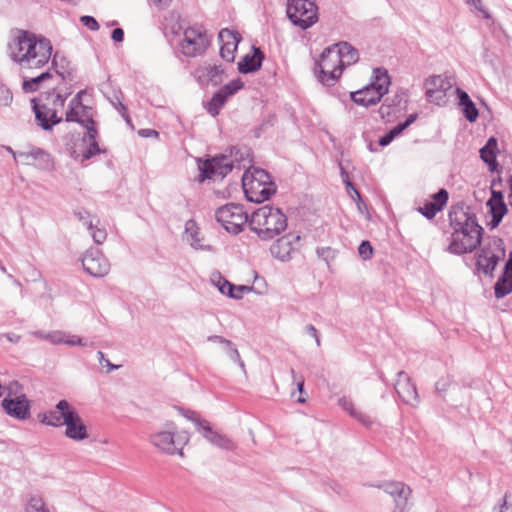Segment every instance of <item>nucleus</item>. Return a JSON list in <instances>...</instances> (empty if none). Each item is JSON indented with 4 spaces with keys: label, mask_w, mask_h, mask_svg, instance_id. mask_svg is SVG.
I'll return each mask as SVG.
<instances>
[{
    "label": "nucleus",
    "mask_w": 512,
    "mask_h": 512,
    "mask_svg": "<svg viewBox=\"0 0 512 512\" xmlns=\"http://www.w3.org/2000/svg\"><path fill=\"white\" fill-rule=\"evenodd\" d=\"M393 109L394 108L392 106H390L388 103L384 101L383 104L378 109V114L382 120L390 121V117L393 114Z\"/></svg>",
    "instance_id": "59"
},
{
    "label": "nucleus",
    "mask_w": 512,
    "mask_h": 512,
    "mask_svg": "<svg viewBox=\"0 0 512 512\" xmlns=\"http://www.w3.org/2000/svg\"><path fill=\"white\" fill-rule=\"evenodd\" d=\"M226 348L228 349V355L230 359L237 362L242 368H244V362L241 360L239 351L236 348L235 344L232 342V345L226 346Z\"/></svg>",
    "instance_id": "62"
},
{
    "label": "nucleus",
    "mask_w": 512,
    "mask_h": 512,
    "mask_svg": "<svg viewBox=\"0 0 512 512\" xmlns=\"http://www.w3.org/2000/svg\"><path fill=\"white\" fill-rule=\"evenodd\" d=\"M204 29L200 27H188L184 31V38L179 46L181 52L187 57H195L205 53L209 46Z\"/></svg>",
    "instance_id": "9"
},
{
    "label": "nucleus",
    "mask_w": 512,
    "mask_h": 512,
    "mask_svg": "<svg viewBox=\"0 0 512 512\" xmlns=\"http://www.w3.org/2000/svg\"><path fill=\"white\" fill-rule=\"evenodd\" d=\"M351 417L356 419L359 423H361L363 426H365L367 428L371 427L373 424V421L369 415H367L361 411H358V410H356L355 414H353Z\"/></svg>",
    "instance_id": "61"
},
{
    "label": "nucleus",
    "mask_w": 512,
    "mask_h": 512,
    "mask_svg": "<svg viewBox=\"0 0 512 512\" xmlns=\"http://www.w3.org/2000/svg\"><path fill=\"white\" fill-rule=\"evenodd\" d=\"M455 93L458 100V106L461 108L464 118L470 123L476 122L479 117V110L470 98L469 94L459 87L456 88Z\"/></svg>",
    "instance_id": "30"
},
{
    "label": "nucleus",
    "mask_w": 512,
    "mask_h": 512,
    "mask_svg": "<svg viewBox=\"0 0 512 512\" xmlns=\"http://www.w3.org/2000/svg\"><path fill=\"white\" fill-rule=\"evenodd\" d=\"M371 81L375 83L384 84L388 89L389 86L391 85V78L388 74V71L382 67L373 69Z\"/></svg>",
    "instance_id": "46"
},
{
    "label": "nucleus",
    "mask_w": 512,
    "mask_h": 512,
    "mask_svg": "<svg viewBox=\"0 0 512 512\" xmlns=\"http://www.w3.org/2000/svg\"><path fill=\"white\" fill-rule=\"evenodd\" d=\"M479 247L475 254L474 274L482 273L492 278L498 263L506 255L504 240L498 236H488Z\"/></svg>",
    "instance_id": "3"
},
{
    "label": "nucleus",
    "mask_w": 512,
    "mask_h": 512,
    "mask_svg": "<svg viewBox=\"0 0 512 512\" xmlns=\"http://www.w3.org/2000/svg\"><path fill=\"white\" fill-rule=\"evenodd\" d=\"M151 443L161 451L168 454L179 453L182 455V449L175 444L174 433L170 431H161L150 436Z\"/></svg>",
    "instance_id": "29"
},
{
    "label": "nucleus",
    "mask_w": 512,
    "mask_h": 512,
    "mask_svg": "<svg viewBox=\"0 0 512 512\" xmlns=\"http://www.w3.org/2000/svg\"><path fill=\"white\" fill-rule=\"evenodd\" d=\"M404 131L397 124L393 128H391L388 132H386L383 136H381L378 140V145L381 147L388 146L395 138L400 136Z\"/></svg>",
    "instance_id": "45"
},
{
    "label": "nucleus",
    "mask_w": 512,
    "mask_h": 512,
    "mask_svg": "<svg viewBox=\"0 0 512 512\" xmlns=\"http://www.w3.org/2000/svg\"><path fill=\"white\" fill-rule=\"evenodd\" d=\"M499 153L498 140L494 136L489 137L485 145L479 150L481 160L488 166L489 171L492 173L500 172L502 169L497 161Z\"/></svg>",
    "instance_id": "24"
},
{
    "label": "nucleus",
    "mask_w": 512,
    "mask_h": 512,
    "mask_svg": "<svg viewBox=\"0 0 512 512\" xmlns=\"http://www.w3.org/2000/svg\"><path fill=\"white\" fill-rule=\"evenodd\" d=\"M276 122L277 115L275 113H269L261 120V123L258 126L254 127V129L252 130L253 136L257 139L260 138L265 132V130L268 127H273L276 124Z\"/></svg>",
    "instance_id": "42"
},
{
    "label": "nucleus",
    "mask_w": 512,
    "mask_h": 512,
    "mask_svg": "<svg viewBox=\"0 0 512 512\" xmlns=\"http://www.w3.org/2000/svg\"><path fill=\"white\" fill-rule=\"evenodd\" d=\"M431 198L432 201H428L417 208V211L428 220H432L446 206L449 194L445 188H441Z\"/></svg>",
    "instance_id": "23"
},
{
    "label": "nucleus",
    "mask_w": 512,
    "mask_h": 512,
    "mask_svg": "<svg viewBox=\"0 0 512 512\" xmlns=\"http://www.w3.org/2000/svg\"><path fill=\"white\" fill-rule=\"evenodd\" d=\"M65 121L82 124V117L79 115L78 107L68 105V109L65 113Z\"/></svg>",
    "instance_id": "55"
},
{
    "label": "nucleus",
    "mask_w": 512,
    "mask_h": 512,
    "mask_svg": "<svg viewBox=\"0 0 512 512\" xmlns=\"http://www.w3.org/2000/svg\"><path fill=\"white\" fill-rule=\"evenodd\" d=\"M101 153H106V149H101L98 141H88L80 156L82 157V162H84Z\"/></svg>",
    "instance_id": "43"
},
{
    "label": "nucleus",
    "mask_w": 512,
    "mask_h": 512,
    "mask_svg": "<svg viewBox=\"0 0 512 512\" xmlns=\"http://www.w3.org/2000/svg\"><path fill=\"white\" fill-rule=\"evenodd\" d=\"M249 228L261 240L268 241L287 228V216L281 209L265 205L251 214Z\"/></svg>",
    "instance_id": "2"
},
{
    "label": "nucleus",
    "mask_w": 512,
    "mask_h": 512,
    "mask_svg": "<svg viewBox=\"0 0 512 512\" xmlns=\"http://www.w3.org/2000/svg\"><path fill=\"white\" fill-rule=\"evenodd\" d=\"M243 88L244 82L240 77H237L214 92L211 99L203 103V107L209 115L216 117L220 114L221 109L227 103L229 98L234 96Z\"/></svg>",
    "instance_id": "8"
},
{
    "label": "nucleus",
    "mask_w": 512,
    "mask_h": 512,
    "mask_svg": "<svg viewBox=\"0 0 512 512\" xmlns=\"http://www.w3.org/2000/svg\"><path fill=\"white\" fill-rule=\"evenodd\" d=\"M51 57V66L58 76L70 82L76 79V68L62 52L56 51Z\"/></svg>",
    "instance_id": "25"
},
{
    "label": "nucleus",
    "mask_w": 512,
    "mask_h": 512,
    "mask_svg": "<svg viewBox=\"0 0 512 512\" xmlns=\"http://www.w3.org/2000/svg\"><path fill=\"white\" fill-rule=\"evenodd\" d=\"M316 254L319 259L323 260L327 266L336 258L337 250L331 247H317Z\"/></svg>",
    "instance_id": "48"
},
{
    "label": "nucleus",
    "mask_w": 512,
    "mask_h": 512,
    "mask_svg": "<svg viewBox=\"0 0 512 512\" xmlns=\"http://www.w3.org/2000/svg\"><path fill=\"white\" fill-rule=\"evenodd\" d=\"M19 157L21 158H32L37 161V166L43 170H50L53 167V161L51 155L44 149L39 147H33L28 152H19Z\"/></svg>",
    "instance_id": "31"
},
{
    "label": "nucleus",
    "mask_w": 512,
    "mask_h": 512,
    "mask_svg": "<svg viewBox=\"0 0 512 512\" xmlns=\"http://www.w3.org/2000/svg\"><path fill=\"white\" fill-rule=\"evenodd\" d=\"M218 40L221 44L231 43V44H234L235 46H238V44L242 40V36L236 30H232L229 28H223L220 30V32L218 34Z\"/></svg>",
    "instance_id": "41"
},
{
    "label": "nucleus",
    "mask_w": 512,
    "mask_h": 512,
    "mask_svg": "<svg viewBox=\"0 0 512 512\" xmlns=\"http://www.w3.org/2000/svg\"><path fill=\"white\" fill-rule=\"evenodd\" d=\"M4 412L17 420H27L31 415V404L25 394H21L14 398L11 393L1 401Z\"/></svg>",
    "instance_id": "15"
},
{
    "label": "nucleus",
    "mask_w": 512,
    "mask_h": 512,
    "mask_svg": "<svg viewBox=\"0 0 512 512\" xmlns=\"http://www.w3.org/2000/svg\"><path fill=\"white\" fill-rule=\"evenodd\" d=\"M11 33V39L7 44V53L11 61L20 65V60L17 58H21V54L26 52L31 31L16 28Z\"/></svg>",
    "instance_id": "19"
},
{
    "label": "nucleus",
    "mask_w": 512,
    "mask_h": 512,
    "mask_svg": "<svg viewBox=\"0 0 512 512\" xmlns=\"http://www.w3.org/2000/svg\"><path fill=\"white\" fill-rule=\"evenodd\" d=\"M179 412L182 416H184L189 421L193 422L197 431L201 428L203 425L202 422H206L205 419L200 418L199 414L196 411L190 410V409H184L182 407H178Z\"/></svg>",
    "instance_id": "49"
},
{
    "label": "nucleus",
    "mask_w": 512,
    "mask_h": 512,
    "mask_svg": "<svg viewBox=\"0 0 512 512\" xmlns=\"http://www.w3.org/2000/svg\"><path fill=\"white\" fill-rule=\"evenodd\" d=\"M32 111L36 124L44 131H51L53 127L62 122L63 118L57 115V111L40 104L37 98L31 99Z\"/></svg>",
    "instance_id": "16"
},
{
    "label": "nucleus",
    "mask_w": 512,
    "mask_h": 512,
    "mask_svg": "<svg viewBox=\"0 0 512 512\" xmlns=\"http://www.w3.org/2000/svg\"><path fill=\"white\" fill-rule=\"evenodd\" d=\"M224 73L225 71L221 65H208L197 68L194 76L202 87H207L208 85L217 87L222 84Z\"/></svg>",
    "instance_id": "20"
},
{
    "label": "nucleus",
    "mask_w": 512,
    "mask_h": 512,
    "mask_svg": "<svg viewBox=\"0 0 512 512\" xmlns=\"http://www.w3.org/2000/svg\"><path fill=\"white\" fill-rule=\"evenodd\" d=\"M242 188L248 201L261 203L267 201L276 192V185L264 186L260 182L248 178V174L242 176Z\"/></svg>",
    "instance_id": "14"
},
{
    "label": "nucleus",
    "mask_w": 512,
    "mask_h": 512,
    "mask_svg": "<svg viewBox=\"0 0 512 512\" xmlns=\"http://www.w3.org/2000/svg\"><path fill=\"white\" fill-rule=\"evenodd\" d=\"M98 136H99V132L95 125V126L88 127V130H86V133L83 136H81V140L84 143L86 141H97Z\"/></svg>",
    "instance_id": "63"
},
{
    "label": "nucleus",
    "mask_w": 512,
    "mask_h": 512,
    "mask_svg": "<svg viewBox=\"0 0 512 512\" xmlns=\"http://www.w3.org/2000/svg\"><path fill=\"white\" fill-rule=\"evenodd\" d=\"M83 269L89 275L101 278L110 271V263L98 248L88 249L81 258Z\"/></svg>",
    "instance_id": "12"
},
{
    "label": "nucleus",
    "mask_w": 512,
    "mask_h": 512,
    "mask_svg": "<svg viewBox=\"0 0 512 512\" xmlns=\"http://www.w3.org/2000/svg\"><path fill=\"white\" fill-rule=\"evenodd\" d=\"M337 65L338 62L336 61V57L334 56V48L328 46L320 54L319 60L315 61L314 68L331 70Z\"/></svg>",
    "instance_id": "35"
},
{
    "label": "nucleus",
    "mask_w": 512,
    "mask_h": 512,
    "mask_svg": "<svg viewBox=\"0 0 512 512\" xmlns=\"http://www.w3.org/2000/svg\"><path fill=\"white\" fill-rule=\"evenodd\" d=\"M425 96L428 102L440 105L445 102L446 93L434 91L432 88H425Z\"/></svg>",
    "instance_id": "53"
},
{
    "label": "nucleus",
    "mask_w": 512,
    "mask_h": 512,
    "mask_svg": "<svg viewBox=\"0 0 512 512\" xmlns=\"http://www.w3.org/2000/svg\"><path fill=\"white\" fill-rule=\"evenodd\" d=\"M397 381L394 384L395 391L398 397L410 406H417L419 404V395L415 383L403 371L397 372Z\"/></svg>",
    "instance_id": "17"
},
{
    "label": "nucleus",
    "mask_w": 512,
    "mask_h": 512,
    "mask_svg": "<svg viewBox=\"0 0 512 512\" xmlns=\"http://www.w3.org/2000/svg\"><path fill=\"white\" fill-rule=\"evenodd\" d=\"M466 3L473 6L478 12H481L485 19L490 18L489 12L484 8L482 0H466Z\"/></svg>",
    "instance_id": "64"
},
{
    "label": "nucleus",
    "mask_w": 512,
    "mask_h": 512,
    "mask_svg": "<svg viewBox=\"0 0 512 512\" xmlns=\"http://www.w3.org/2000/svg\"><path fill=\"white\" fill-rule=\"evenodd\" d=\"M388 92L386 85L370 81L363 88L350 92V99L357 105L370 107L378 104Z\"/></svg>",
    "instance_id": "11"
},
{
    "label": "nucleus",
    "mask_w": 512,
    "mask_h": 512,
    "mask_svg": "<svg viewBox=\"0 0 512 512\" xmlns=\"http://www.w3.org/2000/svg\"><path fill=\"white\" fill-rule=\"evenodd\" d=\"M80 22L91 31H97L100 28V25L96 18L90 15L81 16Z\"/></svg>",
    "instance_id": "57"
},
{
    "label": "nucleus",
    "mask_w": 512,
    "mask_h": 512,
    "mask_svg": "<svg viewBox=\"0 0 512 512\" xmlns=\"http://www.w3.org/2000/svg\"><path fill=\"white\" fill-rule=\"evenodd\" d=\"M26 512H49L44 501L40 497H31L26 507Z\"/></svg>",
    "instance_id": "51"
},
{
    "label": "nucleus",
    "mask_w": 512,
    "mask_h": 512,
    "mask_svg": "<svg viewBox=\"0 0 512 512\" xmlns=\"http://www.w3.org/2000/svg\"><path fill=\"white\" fill-rule=\"evenodd\" d=\"M338 405L343 410H345L350 416L355 414V411L357 410V409H355L354 403L352 402V400L345 396L338 399Z\"/></svg>",
    "instance_id": "58"
},
{
    "label": "nucleus",
    "mask_w": 512,
    "mask_h": 512,
    "mask_svg": "<svg viewBox=\"0 0 512 512\" xmlns=\"http://www.w3.org/2000/svg\"><path fill=\"white\" fill-rule=\"evenodd\" d=\"M199 175L197 181L203 183L216 177L223 179L234 168V163L226 154H217L207 159H197Z\"/></svg>",
    "instance_id": "7"
},
{
    "label": "nucleus",
    "mask_w": 512,
    "mask_h": 512,
    "mask_svg": "<svg viewBox=\"0 0 512 512\" xmlns=\"http://www.w3.org/2000/svg\"><path fill=\"white\" fill-rule=\"evenodd\" d=\"M512 292V277L501 274L494 284V295L502 299Z\"/></svg>",
    "instance_id": "39"
},
{
    "label": "nucleus",
    "mask_w": 512,
    "mask_h": 512,
    "mask_svg": "<svg viewBox=\"0 0 512 512\" xmlns=\"http://www.w3.org/2000/svg\"><path fill=\"white\" fill-rule=\"evenodd\" d=\"M386 103H388L393 108L400 107L402 103H404V109L407 105V91L405 89H399L393 96L387 97L384 100Z\"/></svg>",
    "instance_id": "44"
},
{
    "label": "nucleus",
    "mask_w": 512,
    "mask_h": 512,
    "mask_svg": "<svg viewBox=\"0 0 512 512\" xmlns=\"http://www.w3.org/2000/svg\"><path fill=\"white\" fill-rule=\"evenodd\" d=\"M86 93V90H80L74 98L71 99L69 102V105H72L74 107H78L82 110V112L85 114L88 107L82 103V96Z\"/></svg>",
    "instance_id": "60"
},
{
    "label": "nucleus",
    "mask_w": 512,
    "mask_h": 512,
    "mask_svg": "<svg viewBox=\"0 0 512 512\" xmlns=\"http://www.w3.org/2000/svg\"><path fill=\"white\" fill-rule=\"evenodd\" d=\"M425 88H432L434 91H442L446 93L449 89L452 88L451 79L445 77L443 78L441 75H433L425 80L424 83Z\"/></svg>",
    "instance_id": "38"
},
{
    "label": "nucleus",
    "mask_w": 512,
    "mask_h": 512,
    "mask_svg": "<svg viewBox=\"0 0 512 512\" xmlns=\"http://www.w3.org/2000/svg\"><path fill=\"white\" fill-rule=\"evenodd\" d=\"M215 218L227 232L233 235L242 232L245 224H249L250 220L244 205L232 202L219 207L215 212Z\"/></svg>",
    "instance_id": "6"
},
{
    "label": "nucleus",
    "mask_w": 512,
    "mask_h": 512,
    "mask_svg": "<svg viewBox=\"0 0 512 512\" xmlns=\"http://www.w3.org/2000/svg\"><path fill=\"white\" fill-rule=\"evenodd\" d=\"M64 425L65 436L74 441H83L89 437L87 426L80 417L75 407H72L70 412L65 413Z\"/></svg>",
    "instance_id": "18"
},
{
    "label": "nucleus",
    "mask_w": 512,
    "mask_h": 512,
    "mask_svg": "<svg viewBox=\"0 0 512 512\" xmlns=\"http://www.w3.org/2000/svg\"><path fill=\"white\" fill-rule=\"evenodd\" d=\"M358 254L364 261L370 260L374 254V248L370 241L363 240L358 246Z\"/></svg>",
    "instance_id": "52"
},
{
    "label": "nucleus",
    "mask_w": 512,
    "mask_h": 512,
    "mask_svg": "<svg viewBox=\"0 0 512 512\" xmlns=\"http://www.w3.org/2000/svg\"><path fill=\"white\" fill-rule=\"evenodd\" d=\"M330 47L334 48V56L336 57L338 65L342 64L346 67L355 64L359 60L358 50L346 41L338 42Z\"/></svg>",
    "instance_id": "27"
},
{
    "label": "nucleus",
    "mask_w": 512,
    "mask_h": 512,
    "mask_svg": "<svg viewBox=\"0 0 512 512\" xmlns=\"http://www.w3.org/2000/svg\"><path fill=\"white\" fill-rule=\"evenodd\" d=\"M291 374H292V377L295 381H297V390L299 392V397L297 398V402L300 403V404H304L306 402V398L303 396L305 394V381H304V378L302 376L300 377H297V374L296 372L294 371V369H291Z\"/></svg>",
    "instance_id": "54"
},
{
    "label": "nucleus",
    "mask_w": 512,
    "mask_h": 512,
    "mask_svg": "<svg viewBox=\"0 0 512 512\" xmlns=\"http://www.w3.org/2000/svg\"><path fill=\"white\" fill-rule=\"evenodd\" d=\"M202 424L203 425L198 430V432H200L202 436L212 445L225 450L234 449V443L232 440L228 436L214 430L209 421L206 420V422H202Z\"/></svg>",
    "instance_id": "26"
},
{
    "label": "nucleus",
    "mask_w": 512,
    "mask_h": 512,
    "mask_svg": "<svg viewBox=\"0 0 512 512\" xmlns=\"http://www.w3.org/2000/svg\"><path fill=\"white\" fill-rule=\"evenodd\" d=\"M448 220L453 231L445 251L460 256L471 253L480 246L484 229L478 223L476 214L470 212L464 202H458L450 207Z\"/></svg>",
    "instance_id": "1"
},
{
    "label": "nucleus",
    "mask_w": 512,
    "mask_h": 512,
    "mask_svg": "<svg viewBox=\"0 0 512 512\" xmlns=\"http://www.w3.org/2000/svg\"><path fill=\"white\" fill-rule=\"evenodd\" d=\"M243 174H248L249 179L260 182L261 184H264V186L275 184L269 172L259 167L247 169Z\"/></svg>",
    "instance_id": "40"
},
{
    "label": "nucleus",
    "mask_w": 512,
    "mask_h": 512,
    "mask_svg": "<svg viewBox=\"0 0 512 512\" xmlns=\"http://www.w3.org/2000/svg\"><path fill=\"white\" fill-rule=\"evenodd\" d=\"M185 233L188 235V241L190 242L191 247L194 249L205 251L213 250L211 245H203L201 243L202 238L200 237V230L195 220L189 219L185 223Z\"/></svg>",
    "instance_id": "33"
},
{
    "label": "nucleus",
    "mask_w": 512,
    "mask_h": 512,
    "mask_svg": "<svg viewBox=\"0 0 512 512\" xmlns=\"http://www.w3.org/2000/svg\"><path fill=\"white\" fill-rule=\"evenodd\" d=\"M345 69V65H337L333 69L329 70H323L318 68H313L314 75L316 79L323 85L331 87L334 86L335 83L340 78L343 70Z\"/></svg>",
    "instance_id": "32"
},
{
    "label": "nucleus",
    "mask_w": 512,
    "mask_h": 512,
    "mask_svg": "<svg viewBox=\"0 0 512 512\" xmlns=\"http://www.w3.org/2000/svg\"><path fill=\"white\" fill-rule=\"evenodd\" d=\"M238 46L231 43H223L220 46V56L227 62H233L235 59V52Z\"/></svg>",
    "instance_id": "50"
},
{
    "label": "nucleus",
    "mask_w": 512,
    "mask_h": 512,
    "mask_svg": "<svg viewBox=\"0 0 512 512\" xmlns=\"http://www.w3.org/2000/svg\"><path fill=\"white\" fill-rule=\"evenodd\" d=\"M300 235L288 233L278 238L270 247L272 256L282 262L292 259L293 254L300 248Z\"/></svg>",
    "instance_id": "13"
},
{
    "label": "nucleus",
    "mask_w": 512,
    "mask_h": 512,
    "mask_svg": "<svg viewBox=\"0 0 512 512\" xmlns=\"http://www.w3.org/2000/svg\"><path fill=\"white\" fill-rule=\"evenodd\" d=\"M53 77L50 69L42 72L40 75L33 78H24L22 83V89L26 93H33L39 89V85Z\"/></svg>",
    "instance_id": "37"
},
{
    "label": "nucleus",
    "mask_w": 512,
    "mask_h": 512,
    "mask_svg": "<svg viewBox=\"0 0 512 512\" xmlns=\"http://www.w3.org/2000/svg\"><path fill=\"white\" fill-rule=\"evenodd\" d=\"M13 94L11 90L4 84H0V103L4 106H8L12 103Z\"/></svg>",
    "instance_id": "56"
},
{
    "label": "nucleus",
    "mask_w": 512,
    "mask_h": 512,
    "mask_svg": "<svg viewBox=\"0 0 512 512\" xmlns=\"http://www.w3.org/2000/svg\"><path fill=\"white\" fill-rule=\"evenodd\" d=\"M85 225L87 226V229L91 232L93 241L96 244L100 245L106 240L107 232L105 229L97 228L96 226L93 225L92 221L85 222Z\"/></svg>",
    "instance_id": "47"
},
{
    "label": "nucleus",
    "mask_w": 512,
    "mask_h": 512,
    "mask_svg": "<svg viewBox=\"0 0 512 512\" xmlns=\"http://www.w3.org/2000/svg\"><path fill=\"white\" fill-rule=\"evenodd\" d=\"M491 197L488 199L486 205L489 208V213H499L506 215L508 207L504 201V193L501 190L491 189Z\"/></svg>",
    "instance_id": "34"
},
{
    "label": "nucleus",
    "mask_w": 512,
    "mask_h": 512,
    "mask_svg": "<svg viewBox=\"0 0 512 512\" xmlns=\"http://www.w3.org/2000/svg\"><path fill=\"white\" fill-rule=\"evenodd\" d=\"M371 486L382 489L393 498L395 506L392 512H408V499L412 494L410 486L401 481H384Z\"/></svg>",
    "instance_id": "10"
},
{
    "label": "nucleus",
    "mask_w": 512,
    "mask_h": 512,
    "mask_svg": "<svg viewBox=\"0 0 512 512\" xmlns=\"http://www.w3.org/2000/svg\"><path fill=\"white\" fill-rule=\"evenodd\" d=\"M265 54L260 47L252 45L251 53L245 54L238 62L237 69L241 74H252L262 67Z\"/></svg>",
    "instance_id": "22"
},
{
    "label": "nucleus",
    "mask_w": 512,
    "mask_h": 512,
    "mask_svg": "<svg viewBox=\"0 0 512 512\" xmlns=\"http://www.w3.org/2000/svg\"><path fill=\"white\" fill-rule=\"evenodd\" d=\"M214 284L221 294L236 300L242 299L245 293H249L253 290L252 286L235 285L220 274Z\"/></svg>",
    "instance_id": "28"
},
{
    "label": "nucleus",
    "mask_w": 512,
    "mask_h": 512,
    "mask_svg": "<svg viewBox=\"0 0 512 512\" xmlns=\"http://www.w3.org/2000/svg\"><path fill=\"white\" fill-rule=\"evenodd\" d=\"M63 139L66 152L72 159L77 160L80 157L77 149L83 143L81 135L79 133H67Z\"/></svg>",
    "instance_id": "36"
},
{
    "label": "nucleus",
    "mask_w": 512,
    "mask_h": 512,
    "mask_svg": "<svg viewBox=\"0 0 512 512\" xmlns=\"http://www.w3.org/2000/svg\"><path fill=\"white\" fill-rule=\"evenodd\" d=\"M72 407L73 406L66 399H62L55 405V410L39 413L38 419L42 424L47 426L60 427L64 425L66 411L70 412Z\"/></svg>",
    "instance_id": "21"
},
{
    "label": "nucleus",
    "mask_w": 512,
    "mask_h": 512,
    "mask_svg": "<svg viewBox=\"0 0 512 512\" xmlns=\"http://www.w3.org/2000/svg\"><path fill=\"white\" fill-rule=\"evenodd\" d=\"M286 16L291 24L306 31L319 21L315 0H286Z\"/></svg>",
    "instance_id": "5"
},
{
    "label": "nucleus",
    "mask_w": 512,
    "mask_h": 512,
    "mask_svg": "<svg viewBox=\"0 0 512 512\" xmlns=\"http://www.w3.org/2000/svg\"><path fill=\"white\" fill-rule=\"evenodd\" d=\"M53 46L47 37L31 32L26 52L21 54L20 66L25 69H40L50 60Z\"/></svg>",
    "instance_id": "4"
}]
</instances>
